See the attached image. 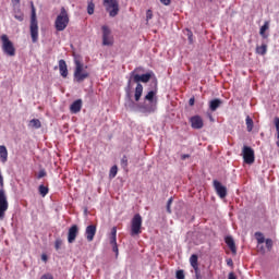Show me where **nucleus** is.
I'll use <instances>...</instances> for the list:
<instances>
[{
	"mask_svg": "<svg viewBox=\"0 0 279 279\" xmlns=\"http://www.w3.org/2000/svg\"><path fill=\"white\" fill-rule=\"evenodd\" d=\"M29 126L34 128L35 130H40V128H43V123L38 119H33L29 121Z\"/></svg>",
	"mask_w": 279,
	"mask_h": 279,
	"instance_id": "25",
	"label": "nucleus"
},
{
	"mask_svg": "<svg viewBox=\"0 0 279 279\" xmlns=\"http://www.w3.org/2000/svg\"><path fill=\"white\" fill-rule=\"evenodd\" d=\"M209 1H213V0H209Z\"/></svg>",
	"mask_w": 279,
	"mask_h": 279,
	"instance_id": "52",
	"label": "nucleus"
},
{
	"mask_svg": "<svg viewBox=\"0 0 279 279\" xmlns=\"http://www.w3.org/2000/svg\"><path fill=\"white\" fill-rule=\"evenodd\" d=\"M143 232V217L141 214L134 215L131 220V236H138Z\"/></svg>",
	"mask_w": 279,
	"mask_h": 279,
	"instance_id": "6",
	"label": "nucleus"
},
{
	"mask_svg": "<svg viewBox=\"0 0 279 279\" xmlns=\"http://www.w3.org/2000/svg\"><path fill=\"white\" fill-rule=\"evenodd\" d=\"M109 243L112 245V251L116 253V256H119V245H117V227L111 229V233L109 235Z\"/></svg>",
	"mask_w": 279,
	"mask_h": 279,
	"instance_id": "12",
	"label": "nucleus"
},
{
	"mask_svg": "<svg viewBox=\"0 0 279 279\" xmlns=\"http://www.w3.org/2000/svg\"><path fill=\"white\" fill-rule=\"evenodd\" d=\"M0 162H2V165H5V162H8V148L5 147V145L0 146Z\"/></svg>",
	"mask_w": 279,
	"mask_h": 279,
	"instance_id": "20",
	"label": "nucleus"
},
{
	"mask_svg": "<svg viewBox=\"0 0 279 279\" xmlns=\"http://www.w3.org/2000/svg\"><path fill=\"white\" fill-rule=\"evenodd\" d=\"M47 177V171L45 169L39 170L37 180H40L43 178Z\"/></svg>",
	"mask_w": 279,
	"mask_h": 279,
	"instance_id": "35",
	"label": "nucleus"
},
{
	"mask_svg": "<svg viewBox=\"0 0 279 279\" xmlns=\"http://www.w3.org/2000/svg\"><path fill=\"white\" fill-rule=\"evenodd\" d=\"M121 167L123 169L128 168V157L126 156L122 157V159H121Z\"/></svg>",
	"mask_w": 279,
	"mask_h": 279,
	"instance_id": "36",
	"label": "nucleus"
},
{
	"mask_svg": "<svg viewBox=\"0 0 279 279\" xmlns=\"http://www.w3.org/2000/svg\"><path fill=\"white\" fill-rule=\"evenodd\" d=\"M87 14H95V3L93 1H89L87 4Z\"/></svg>",
	"mask_w": 279,
	"mask_h": 279,
	"instance_id": "31",
	"label": "nucleus"
},
{
	"mask_svg": "<svg viewBox=\"0 0 279 279\" xmlns=\"http://www.w3.org/2000/svg\"><path fill=\"white\" fill-rule=\"evenodd\" d=\"M119 171V168L117 166H112L109 172V178H117V173Z\"/></svg>",
	"mask_w": 279,
	"mask_h": 279,
	"instance_id": "32",
	"label": "nucleus"
},
{
	"mask_svg": "<svg viewBox=\"0 0 279 279\" xmlns=\"http://www.w3.org/2000/svg\"><path fill=\"white\" fill-rule=\"evenodd\" d=\"M141 111L144 114H151V112H156V104L151 102L150 105L142 106Z\"/></svg>",
	"mask_w": 279,
	"mask_h": 279,
	"instance_id": "19",
	"label": "nucleus"
},
{
	"mask_svg": "<svg viewBox=\"0 0 279 279\" xmlns=\"http://www.w3.org/2000/svg\"><path fill=\"white\" fill-rule=\"evenodd\" d=\"M256 52L259 53V56H265L267 53V45H262L256 48Z\"/></svg>",
	"mask_w": 279,
	"mask_h": 279,
	"instance_id": "30",
	"label": "nucleus"
},
{
	"mask_svg": "<svg viewBox=\"0 0 279 279\" xmlns=\"http://www.w3.org/2000/svg\"><path fill=\"white\" fill-rule=\"evenodd\" d=\"M38 191L41 197H47V195L49 194V187L45 185H39Z\"/></svg>",
	"mask_w": 279,
	"mask_h": 279,
	"instance_id": "28",
	"label": "nucleus"
},
{
	"mask_svg": "<svg viewBox=\"0 0 279 279\" xmlns=\"http://www.w3.org/2000/svg\"><path fill=\"white\" fill-rule=\"evenodd\" d=\"M97 234V226L89 225L85 229V236L88 243H93L95 241V235Z\"/></svg>",
	"mask_w": 279,
	"mask_h": 279,
	"instance_id": "13",
	"label": "nucleus"
},
{
	"mask_svg": "<svg viewBox=\"0 0 279 279\" xmlns=\"http://www.w3.org/2000/svg\"><path fill=\"white\" fill-rule=\"evenodd\" d=\"M59 71H60L61 77H64V78L69 77V68L64 59L59 60Z\"/></svg>",
	"mask_w": 279,
	"mask_h": 279,
	"instance_id": "16",
	"label": "nucleus"
},
{
	"mask_svg": "<svg viewBox=\"0 0 279 279\" xmlns=\"http://www.w3.org/2000/svg\"><path fill=\"white\" fill-rule=\"evenodd\" d=\"M189 104L190 106H195V98H190Z\"/></svg>",
	"mask_w": 279,
	"mask_h": 279,
	"instance_id": "48",
	"label": "nucleus"
},
{
	"mask_svg": "<svg viewBox=\"0 0 279 279\" xmlns=\"http://www.w3.org/2000/svg\"><path fill=\"white\" fill-rule=\"evenodd\" d=\"M104 5L107 8L109 16L114 17L119 14V2L117 0H104Z\"/></svg>",
	"mask_w": 279,
	"mask_h": 279,
	"instance_id": "10",
	"label": "nucleus"
},
{
	"mask_svg": "<svg viewBox=\"0 0 279 279\" xmlns=\"http://www.w3.org/2000/svg\"><path fill=\"white\" fill-rule=\"evenodd\" d=\"M186 158H191V155L189 154L181 155V160H186Z\"/></svg>",
	"mask_w": 279,
	"mask_h": 279,
	"instance_id": "46",
	"label": "nucleus"
},
{
	"mask_svg": "<svg viewBox=\"0 0 279 279\" xmlns=\"http://www.w3.org/2000/svg\"><path fill=\"white\" fill-rule=\"evenodd\" d=\"M228 279H236V275H234V272H230Z\"/></svg>",
	"mask_w": 279,
	"mask_h": 279,
	"instance_id": "47",
	"label": "nucleus"
},
{
	"mask_svg": "<svg viewBox=\"0 0 279 279\" xmlns=\"http://www.w3.org/2000/svg\"><path fill=\"white\" fill-rule=\"evenodd\" d=\"M13 16L16 19V21H20V23H23L25 21V14H23V11H21L20 8L14 9Z\"/></svg>",
	"mask_w": 279,
	"mask_h": 279,
	"instance_id": "22",
	"label": "nucleus"
},
{
	"mask_svg": "<svg viewBox=\"0 0 279 279\" xmlns=\"http://www.w3.org/2000/svg\"><path fill=\"white\" fill-rule=\"evenodd\" d=\"M153 16H154V13H151V10H147V12H146V21H151Z\"/></svg>",
	"mask_w": 279,
	"mask_h": 279,
	"instance_id": "39",
	"label": "nucleus"
},
{
	"mask_svg": "<svg viewBox=\"0 0 279 279\" xmlns=\"http://www.w3.org/2000/svg\"><path fill=\"white\" fill-rule=\"evenodd\" d=\"M190 123L193 130H202V128H204V119H202L199 116H193L190 119Z\"/></svg>",
	"mask_w": 279,
	"mask_h": 279,
	"instance_id": "15",
	"label": "nucleus"
},
{
	"mask_svg": "<svg viewBox=\"0 0 279 279\" xmlns=\"http://www.w3.org/2000/svg\"><path fill=\"white\" fill-rule=\"evenodd\" d=\"M77 234H80V228L77 227V225H73L72 227H70L68 231V243H75Z\"/></svg>",
	"mask_w": 279,
	"mask_h": 279,
	"instance_id": "14",
	"label": "nucleus"
},
{
	"mask_svg": "<svg viewBox=\"0 0 279 279\" xmlns=\"http://www.w3.org/2000/svg\"><path fill=\"white\" fill-rule=\"evenodd\" d=\"M81 110H82V99L75 100L70 106V112H72V114H77V112H81Z\"/></svg>",
	"mask_w": 279,
	"mask_h": 279,
	"instance_id": "18",
	"label": "nucleus"
},
{
	"mask_svg": "<svg viewBox=\"0 0 279 279\" xmlns=\"http://www.w3.org/2000/svg\"><path fill=\"white\" fill-rule=\"evenodd\" d=\"M267 29H269V23L265 22V24L259 29V34H260L262 38H267V34H265L267 32Z\"/></svg>",
	"mask_w": 279,
	"mask_h": 279,
	"instance_id": "27",
	"label": "nucleus"
},
{
	"mask_svg": "<svg viewBox=\"0 0 279 279\" xmlns=\"http://www.w3.org/2000/svg\"><path fill=\"white\" fill-rule=\"evenodd\" d=\"M219 106H221V99L219 98L213 99L209 102V109L211 110V112H215L217 108H219Z\"/></svg>",
	"mask_w": 279,
	"mask_h": 279,
	"instance_id": "24",
	"label": "nucleus"
},
{
	"mask_svg": "<svg viewBox=\"0 0 279 279\" xmlns=\"http://www.w3.org/2000/svg\"><path fill=\"white\" fill-rule=\"evenodd\" d=\"M54 247H56V250H60V247H62V241L60 239L56 240Z\"/></svg>",
	"mask_w": 279,
	"mask_h": 279,
	"instance_id": "38",
	"label": "nucleus"
},
{
	"mask_svg": "<svg viewBox=\"0 0 279 279\" xmlns=\"http://www.w3.org/2000/svg\"><path fill=\"white\" fill-rule=\"evenodd\" d=\"M171 204H173V197H170L167 202V213L171 215Z\"/></svg>",
	"mask_w": 279,
	"mask_h": 279,
	"instance_id": "34",
	"label": "nucleus"
},
{
	"mask_svg": "<svg viewBox=\"0 0 279 279\" xmlns=\"http://www.w3.org/2000/svg\"><path fill=\"white\" fill-rule=\"evenodd\" d=\"M132 86V78L128 81V88H126V95L130 97V87Z\"/></svg>",
	"mask_w": 279,
	"mask_h": 279,
	"instance_id": "43",
	"label": "nucleus"
},
{
	"mask_svg": "<svg viewBox=\"0 0 279 279\" xmlns=\"http://www.w3.org/2000/svg\"><path fill=\"white\" fill-rule=\"evenodd\" d=\"M131 77L133 78V82L137 84L135 87L134 99L135 101H141V97H143V84H147V82L151 80V73L138 75L132 72ZM141 82H143V84H141Z\"/></svg>",
	"mask_w": 279,
	"mask_h": 279,
	"instance_id": "1",
	"label": "nucleus"
},
{
	"mask_svg": "<svg viewBox=\"0 0 279 279\" xmlns=\"http://www.w3.org/2000/svg\"><path fill=\"white\" fill-rule=\"evenodd\" d=\"M274 124H275V128H276L277 132H279V118L278 117H276L274 119Z\"/></svg>",
	"mask_w": 279,
	"mask_h": 279,
	"instance_id": "41",
	"label": "nucleus"
},
{
	"mask_svg": "<svg viewBox=\"0 0 279 279\" xmlns=\"http://www.w3.org/2000/svg\"><path fill=\"white\" fill-rule=\"evenodd\" d=\"M227 265L232 266V265H233L232 259H229V260L227 262Z\"/></svg>",
	"mask_w": 279,
	"mask_h": 279,
	"instance_id": "50",
	"label": "nucleus"
},
{
	"mask_svg": "<svg viewBox=\"0 0 279 279\" xmlns=\"http://www.w3.org/2000/svg\"><path fill=\"white\" fill-rule=\"evenodd\" d=\"M225 243L231 250L232 254H236V244L234 243V239H232V236H227L225 239Z\"/></svg>",
	"mask_w": 279,
	"mask_h": 279,
	"instance_id": "21",
	"label": "nucleus"
},
{
	"mask_svg": "<svg viewBox=\"0 0 279 279\" xmlns=\"http://www.w3.org/2000/svg\"><path fill=\"white\" fill-rule=\"evenodd\" d=\"M31 24H29V32L32 43H38V19L36 17V7H34V2H31Z\"/></svg>",
	"mask_w": 279,
	"mask_h": 279,
	"instance_id": "3",
	"label": "nucleus"
},
{
	"mask_svg": "<svg viewBox=\"0 0 279 279\" xmlns=\"http://www.w3.org/2000/svg\"><path fill=\"white\" fill-rule=\"evenodd\" d=\"M187 40L190 45H193V32L187 29Z\"/></svg>",
	"mask_w": 279,
	"mask_h": 279,
	"instance_id": "37",
	"label": "nucleus"
},
{
	"mask_svg": "<svg viewBox=\"0 0 279 279\" xmlns=\"http://www.w3.org/2000/svg\"><path fill=\"white\" fill-rule=\"evenodd\" d=\"M158 94V81H155V89L147 93L145 96V100L149 101V104H154V97Z\"/></svg>",
	"mask_w": 279,
	"mask_h": 279,
	"instance_id": "17",
	"label": "nucleus"
},
{
	"mask_svg": "<svg viewBox=\"0 0 279 279\" xmlns=\"http://www.w3.org/2000/svg\"><path fill=\"white\" fill-rule=\"evenodd\" d=\"M177 279H184V270L177 271Z\"/></svg>",
	"mask_w": 279,
	"mask_h": 279,
	"instance_id": "40",
	"label": "nucleus"
},
{
	"mask_svg": "<svg viewBox=\"0 0 279 279\" xmlns=\"http://www.w3.org/2000/svg\"><path fill=\"white\" fill-rule=\"evenodd\" d=\"M242 157L245 165H254L256 157L254 155V148L250 146H243Z\"/></svg>",
	"mask_w": 279,
	"mask_h": 279,
	"instance_id": "8",
	"label": "nucleus"
},
{
	"mask_svg": "<svg viewBox=\"0 0 279 279\" xmlns=\"http://www.w3.org/2000/svg\"><path fill=\"white\" fill-rule=\"evenodd\" d=\"M10 205L8 203V196L5 195V190H0V221L5 219V213H8Z\"/></svg>",
	"mask_w": 279,
	"mask_h": 279,
	"instance_id": "7",
	"label": "nucleus"
},
{
	"mask_svg": "<svg viewBox=\"0 0 279 279\" xmlns=\"http://www.w3.org/2000/svg\"><path fill=\"white\" fill-rule=\"evenodd\" d=\"M160 3H162V5H171V0H160Z\"/></svg>",
	"mask_w": 279,
	"mask_h": 279,
	"instance_id": "45",
	"label": "nucleus"
},
{
	"mask_svg": "<svg viewBox=\"0 0 279 279\" xmlns=\"http://www.w3.org/2000/svg\"><path fill=\"white\" fill-rule=\"evenodd\" d=\"M41 259H43V260H47V255H43V256H41Z\"/></svg>",
	"mask_w": 279,
	"mask_h": 279,
	"instance_id": "51",
	"label": "nucleus"
},
{
	"mask_svg": "<svg viewBox=\"0 0 279 279\" xmlns=\"http://www.w3.org/2000/svg\"><path fill=\"white\" fill-rule=\"evenodd\" d=\"M190 265H191V267H193L194 271H197V269H199V263H198L197 255L193 254L190 257Z\"/></svg>",
	"mask_w": 279,
	"mask_h": 279,
	"instance_id": "23",
	"label": "nucleus"
},
{
	"mask_svg": "<svg viewBox=\"0 0 279 279\" xmlns=\"http://www.w3.org/2000/svg\"><path fill=\"white\" fill-rule=\"evenodd\" d=\"M40 279H53V275H51V274H44L41 277H40Z\"/></svg>",
	"mask_w": 279,
	"mask_h": 279,
	"instance_id": "42",
	"label": "nucleus"
},
{
	"mask_svg": "<svg viewBox=\"0 0 279 279\" xmlns=\"http://www.w3.org/2000/svg\"><path fill=\"white\" fill-rule=\"evenodd\" d=\"M255 238L259 245L266 241L265 235L262 232H255Z\"/></svg>",
	"mask_w": 279,
	"mask_h": 279,
	"instance_id": "29",
	"label": "nucleus"
},
{
	"mask_svg": "<svg viewBox=\"0 0 279 279\" xmlns=\"http://www.w3.org/2000/svg\"><path fill=\"white\" fill-rule=\"evenodd\" d=\"M88 77H90V74L84 71V64L80 60H75L74 81L80 84Z\"/></svg>",
	"mask_w": 279,
	"mask_h": 279,
	"instance_id": "5",
	"label": "nucleus"
},
{
	"mask_svg": "<svg viewBox=\"0 0 279 279\" xmlns=\"http://www.w3.org/2000/svg\"><path fill=\"white\" fill-rule=\"evenodd\" d=\"M245 123L247 132H252V130H254V120H252V118L247 116L245 119Z\"/></svg>",
	"mask_w": 279,
	"mask_h": 279,
	"instance_id": "26",
	"label": "nucleus"
},
{
	"mask_svg": "<svg viewBox=\"0 0 279 279\" xmlns=\"http://www.w3.org/2000/svg\"><path fill=\"white\" fill-rule=\"evenodd\" d=\"M264 243L266 244L268 252H271V250L274 248V240L266 239Z\"/></svg>",
	"mask_w": 279,
	"mask_h": 279,
	"instance_id": "33",
	"label": "nucleus"
},
{
	"mask_svg": "<svg viewBox=\"0 0 279 279\" xmlns=\"http://www.w3.org/2000/svg\"><path fill=\"white\" fill-rule=\"evenodd\" d=\"M12 3L19 5V3H21V0H12Z\"/></svg>",
	"mask_w": 279,
	"mask_h": 279,
	"instance_id": "49",
	"label": "nucleus"
},
{
	"mask_svg": "<svg viewBox=\"0 0 279 279\" xmlns=\"http://www.w3.org/2000/svg\"><path fill=\"white\" fill-rule=\"evenodd\" d=\"M102 29V45L105 47H112V45H114V38L112 37V32L110 31V28L106 25H104L101 27Z\"/></svg>",
	"mask_w": 279,
	"mask_h": 279,
	"instance_id": "9",
	"label": "nucleus"
},
{
	"mask_svg": "<svg viewBox=\"0 0 279 279\" xmlns=\"http://www.w3.org/2000/svg\"><path fill=\"white\" fill-rule=\"evenodd\" d=\"M69 12L64 7H62L60 13L54 21V27L57 32H64L66 27H69Z\"/></svg>",
	"mask_w": 279,
	"mask_h": 279,
	"instance_id": "2",
	"label": "nucleus"
},
{
	"mask_svg": "<svg viewBox=\"0 0 279 279\" xmlns=\"http://www.w3.org/2000/svg\"><path fill=\"white\" fill-rule=\"evenodd\" d=\"M0 40L2 43V51L5 56H9V58H14L16 56V48L14 47V43L10 40V37L8 35L3 34L0 36Z\"/></svg>",
	"mask_w": 279,
	"mask_h": 279,
	"instance_id": "4",
	"label": "nucleus"
},
{
	"mask_svg": "<svg viewBox=\"0 0 279 279\" xmlns=\"http://www.w3.org/2000/svg\"><path fill=\"white\" fill-rule=\"evenodd\" d=\"M213 184H214V189H215L217 195L220 197V199L226 198L228 195V187L223 186L221 184V182H219L218 180H214Z\"/></svg>",
	"mask_w": 279,
	"mask_h": 279,
	"instance_id": "11",
	"label": "nucleus"
},
{
	"mask_svg": "<svg viewBox=\"0 0 279 279\" xmlns=\"http://www.w3.org/2000/svg\"><path fill=\"white\" fill-rule=\"evenodd\" d=\"M194 272H195L196 279H202V274L199 272V268H197V270H194Z\"/></svg>",
	"mask_w": 279,
	"mask_h": 279,
	"instance_id": "44",
	"label": "nucleus"
}]
</instances>
